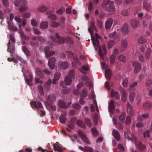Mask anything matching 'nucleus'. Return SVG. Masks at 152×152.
Listing matches in <instances>:
<instances>
[{
  "instance_id": "f257e3e1",
  "label": "nucleus",
  "mask_w": 152,
  "mask_h": 152,
  "mask_svg": "<svg viewBox=\"0 0 152 152\" xmlns=\"http://www.w3.org/2000/svg\"><path fill=\"white\" fill-rule=\"evenodd\" d=\"M114 3L113 1H110L109 0H104L102 4V7L103 8L107 11L114 12L115 8Z\"/></svg>"
},
{
  "instance_id": "f03ea898",
  "label": "nucleus",
  "mask_w": 152,
  "mask_h": 152,
  "mask_svg": "<svg viewBox=\"0 0 152 152\" xmlns=\"http://www.w3.org/2000/svg\"><path fill=\"white\" fill-rule=\"evenodd\" d=\"M132 140L134 142L136 148L141 151H143L145 149V146L142 143L138 140L135 135L132 134Z\"/></svg>"
},
{
  "instance_id": "7ed1b4c3",
  "label": "nucleus",
  "mask_w": 152,
  "mask_h": 152,
  "mask_svg": "<svg viewBox=\"0 0 152 152\" xmlns=\"http://www.w3.org/2000/svg\"><path fill=\"white\" fill-rule=\"evenodd\" d=\"M75 70L72 69L68 73V75L66 77L64 81L65 83L67 85H69L72 83V78L74 77L75 75Z\"/></svg>"
},
{
  "instance_id": "20e7f679",
  "label": "nucleus",
  "mask_w": 152,
  "mask_h": 152,
  "mask_svg": "<svg viewBox=\"0 0 152 152\" xmlns=\"http://www.w3.org/2000/svg\"><path fill=\"white\" fill-rule=\"evenodd\" d=\"M102 66L104 69H105V74L106 78L108 80L110 79L112 75L111 70L110 69H107V65L104 62L102 63Z\"/></svg>"
},
{
  "instance_id": "39448f33",
  "label": "nucleus",
  "mask_w": 152,
  "mask_h": 152,
  "mask_svg": "<svg viewBox=\"0 0 152 152\" xmlns=\"http://www.w3.org/2000/svg\"><path fill=\"white\" fill-rule=\"evenodd\" d=\"M55 36L56 39L53 36L51 37L50 38L53 41L55 42H58L59 44H63L64 43V37L61 38L58 33L56 34Z\"/></svg>"
},
{
  "instance_id": "423d86ee",
  "label": "nucleus",
  "mask_w": 152,
  "mask_h": 152,
  "mask_svg": "<svg viewBox=\"0 0 152 152\" xmlns=\"http://www.w3.org/2000/svg\"><path fill=\"white\" fill-rule=\"evenodd\" d=\"M132 65L133 66L134 69V72L136 74L138 73L141 69V64L138 61H134L133 62Z\"/></svg>"
},
{
  "instance_id": "0eeeda50",
  "label": "nucleus",
  "mask_w": 152,
  "mask_h": 152,
  "mask_svg": "<svg viewBox=\"0 0 152 152\" xmlns=\"http://www.w3.org/2000/svg\"><path fill=\"white\" fill-rule=\"evenodd\" d=\"M78 133L79 135L80 136L81 139L84 142L87 144L89 145L90 144V142L89 139L87 137L86 135L82 131L80 130H78Z\"/></svg>"
},
{
  "instance_id": "6e6552de",
  "label": "nucleus",
  "mask_w": 152,
  "mask_h": 152,
  "mask_svg": "<svg viewBox=\"0 0 152 152\" xmlns=\"http://www.w3.org/2000/svg\"><path fill=\"white\" fill-rule=\"evenodd\" d=\"M108 37L111 39H114L116 42H118L121 39L120 36L117 34L115 31L109 34L108 35Z\"/></svg>"
},
{
  "instance_id": "1a4fd4ad",
  "label": "nucleus",
  "mask_w": 152,
  "mask_h": 152,
  "mask_svg": "<svg viewBox=\"0 0 152 152\" xmlns=\"http://www.w3.org/2000/svg\"><path fill=\"white\" fill-rule=\"evenodd\" d=\"M15 44H11L10 41H9L7 44V51L11 54H14L15 52Z\"/></svg>"
},
{
  "instance_id": "9d476101",
  "label": "nucleus",
  "mask_w": 152,
  "mask_h": 152,
  "mask_svg": "<svg viewBox=\"0 0 152 152\" xmlns=\"http://www.w3.org/2000/svg\"><path fill=\"white\" fill-rule=\"evenodd\" d=\"M30 104L32 107H34L38 109L42 108V103L38 101H31L30 102Z\"/></svg>"
},
{
  "instance_id": "9b49d317",
  "label": "nucleus",
  "mask_w": 152,
  "mask_h": 152,
  "mask_svg": "<svg viewBox=\"0 0 152 152\" xmlns=\"http://www.w3.org/2000/svg\"><path fill=\"white\" fill-rule=\"evenodd\" d=\"M44 50L45 54L47 58H49L55 53V52L54 51H50V48L48 47H45L44 49Z\"/></svg>"
},
{
  "instance_id": "f8f14e48",
  "label": "nucleus",
  "mask_w": 152,
  "mask_h": 152,
  "mask_svg": "<svg viewBox=\"0 0 152 152\" xmlns=\"http://www.w3.org/2000/svg\"><path fill=\"white\" fill-rule=\"evenodd\" d=\"M96 38L92 37L91 40L93 42V44L94 46H98L99 45V43L98 39L100 38V37L96 33L95 34Z\"/></svg>"
},
{
  "instance_id": "ddd939ff",
  "label": "nucleus",
  "mask_w": 152,
  "mask_h": 152,
  "mask_svg": "<svg viewBox=\"0 0 152 152\" xmlns=\"http://www.w3.org/2000/svg\"><path fill=\"white\" fill-rule=\"evenodd\" d=\"M56 58L54 57L51 58L49 59L48 62V65L50 69L53 70L55 67Z\"/></svg>"
},
{
  "instance_id": "4468645a",
  "label": "nucleus",
  "mask_w": 152,
  "mask_h": 152,
  "mask_svg": "<svg viewBox=\"0 0 152 152\" xmlns=\"http://www.w3.org/2000/svg\"><path fill=\"white\" fill-rule=\"evenodd\" d=\"M71 104L70 102L69 103L68 105H66L65 102L62 100H60L58 102V107L61 108L66 109Z\"/></svg>"
},
{
  "instance_id": "2eb2a0df",
  "label": "nucleus",
  "mask_w": 152,
  "mask_h": 152,
  "mask_svg": "<svg viewBox=\"0 0 152 152\" xmlns=\"http://www.w3.org/2000/svg\"><path fill=\"white\" fill-rule=\"evenodd\" d=\"M113 23L112 18H109L107 20L105 23V28L106 29L108 30L110 29Z\"/></svg>"
},
{
  "instance_id": "dca6fc26",
  "label": "nucleus",
  "mask_w": 152,
  "mask_h": 152,
  "mask_svg": "<svg viewBox=\"0 0 152 152\" xmlns=\"http://www.w3.org/2000/svg\"><path fill=\"white\" fill-rule=\"evenodd\" d=\"M56 97L53 94L49 95L47 97V102L48 104L51 105L52 104L53 102L55 101Z\"/></svg>"
},
{
  "instance_id": "f3484780",
  "label": "nucleus",
  "mask_w": 152,
  "mask_h": 152,
  "mask_svg": "<svg viewBox=\"0 0 152 152\" xmlns=\"http://www.w3.org/2000/svg\"><path fill=\"white\" fill-rule=\"evenodd\" d=\"M74 61L72 62V64L73 67L76 68H77L79 65L81 64V63L80 62L79 59L77 57H75L73 58Z\"/></svg>"
},
{
  "instance_id": "a211bd4d",
  "label": "nucleus",
  "mask_w": 152,
  "mask_h": 152,
  "mask_svg": "<svg viewBox=\"0 0 152 152\" xmlns=\"http://www.w3.org/2000/svg\"><path fill=\"white\" fill-rule=\"evenodd\" d=\"M99 54L101 57H102L104 55L106 54V49L105 46H103L102 48L99 47Z\"/></svg>"
},
{
  "instance_id": "6ab92c4d",
  "label": "nucleus",
  "mask_w": 152,
  "mask_h": 152,
  "mask_svg": "<svg viewBox=\"0 0 152 152\" xmlns=\"http://www.w3.org/2000/svg\"><path fill=\"white\" fill-rule=\"evenodd\" d=\"M121 43L123 48L121 50V51H124L126 49L127 47V41L126 39H122L121 40Z\"/></svg>"
},
{
  "instance_id": "aec40b11",
  "label": "nucleus",
  "mask_w": 152,
  "mask_h": 152,
  "mask_svg": "<svg viewBox=\"0 0 152 152\" xmlns=\"http://www.w3.org/2000/svg\"><path fill=\"white\" fill-rule=\"evenodd\" d=\"M122 31L124 35H126L128 33V25L125 23L123 26L122 28Z\"/></svg>"
},
{
  "instance_id": "412c9836",
  "label": "nucleus",
  "mask_w": 152,
  "mask_h": 152,
  "mask_svg": "<svg viewBox=\"0 0 152 152\" xmlns=\"http://www.w3.org/2000/svg\"><path fill=\"white\" fill-rule=\"evenodd\" d=\"M7 23L8 26V28L10 30L16 31L17 30V28L14 26L13 23H10L9 21H7Z\"/></svg>"
},
{
  "instance_id": "4be33fe9",
  "label": "nucleus",
  "mask_w": 152,
  "mask_h": 152,
  "mask_svg": "<svg viewBox=\"0 0 152 152\" xmlns=\"http://www.w3.org/2000/svg\"><path fill=\"white\" fill-rule=\"evenodd\" d=\"M112 134L115 139L119 141L120 139V135L118 131L116 130H113L112 132Z\"/></svg>"
},
{
  "instance_id": "5701e85b",
  "label": "nucleus",
  "mask_w": 152,
  "mask_h": 152,
  "mask_svg": "<svg viewBox=\"0 0 152 152\" xmlns=\"http://www.w3.org/2000/svg\"><path fill=\"white\" fill-rule=\"evenodd\" d=\"M143 7L147 11H149L151 9V4L148 3V0H144L143 3Z\"/></svg>"
},
{
  "instance_id": "b1692460",
  "label": "nucleus",
  "mask_w": 152,
  "mask_h": 152,
  "mask_svg": "<svg viewBox=\"0 0 152 152\" xmlns=\"http://www.w3.org/2000/svg\"><path fill=\"white\" fill-rule=\"evenodd\" d=\"M120 91L122 94V101L125 102L126 97V93L125 90L122 88H121Z\"/></svg>"
},
{
  "instance_id": "393cba45",
  "label": "nucleus",
  "mask_w": 152,
  "mask_h": 152,
  "mask_svg": "<svg viewBox=\"0 0 152 152\" xmlns=\"http://www.w3.org/2000/svg\"><path fill=\"white\" fill-rule=\"evenodd\" d=\"M130 23L131 26L134 28H136L139 25L138 21L137 20L132 19L130 22Z\"/></svg>"
},
{
  "instance_id": "a878e982",
  "label": "nucleus",
  "mask_w": 152,
  "mask_h": 152,
  "mask_svg": "<svg viewBox=\"0 0 152 152\" xmlns=\"http://www.w3.org/2000/svg\"><path fill=\"white\" fill-rule=\"evenodd\" d=\"M127 111L128 113L130 115H132L134 113V111L132 107L130 105L129 102L127 103Z\"/></svg>"
},
{
  "instance_id": "bb28decb",
  "label": "nucleus",
  "mask_w": 152,
  "mask_h": 152,
  "mask_svg": "<svg viewBox=\"0 0 152 152\" xmlns=\"http://www.w3.org/2000/svg\"><path fill=\"white\" fill-rule=\"evenodd\" d=\"M58 142H56V144L53 145V148L55 151L59 152H62L63 150L58 145Z\"/></svg>"
},
{
  "instance_id": "cd10ccee",
  "label": "nucleus",
  "mask_w": 152,
  "mask_h": 152,
  "mask_svg": "<svg viewBox=\"0 0 152 152\" xmlns=\"http://www.w3.org/2000/svg\"><path fill=\"white\" fill-rule=\"evenodd\" d=\"M33 79V76L32 75L30 74L29 75V78H26V81L27 83L29 85L31 86L32 85V81Z\"/></svg>"
},
{
  "instance_id": "c85d7f7f",
  "label": "nucleus",
  "mask_w": 152,
  "mask_h": 152,
  "mask_svg": "<svg viewBox=\"0 0 152 152\" xmlns=\"http://www.w3.org/2000/svg\"><path fill=\"white\" fill-rule=\"evenodd\" d=\"M36 73L41 78H43L45 77L43 73V72L39 68H37L36 69Z\"/></svg>"
},
{
  "instance_id": "c756f323",
  "label": "nucleus",
  "mask_w": 152,
  "mask_h": 152,
  "mask_svg": "<svg viewBox=\"0 0 152 152\" xmlns=\"http://www.w3.org/2000/svg\"><path fill=\"white\" fill-rule=\"evenodd\" d=\"M111 95L112 97H115L116 99H120V95L118 92L112 91L111 92Z\"/></svg>"
},
{
  "instance_id": "7c9ffc66",
  "label": "nucleus",
  "mask_w": 152,
  "mask_h": 152,
  "mask_svg": "<svg viewBox=\"0 0 152 152\" xmlns=\"http://www.w3.org/2000/svg\"><path fill=\"white\" fill-rule=\"evenodd\" d=\"M152 104L150 102H146L143 105L144 109L146 110H149L151 107Z\"/></svg>"
},
{
  "instance_id": "2f4dec72",
  "label": "nucleus",
  "mask_w": 152,
  "mask_h": 152,
  "mask_svg": "<svg viewBox=\"0 0 152 152\" xmlns=\"http://www.w3.org/2000/svg\"><path fill=\"white\" fill-rule=\"evenodd\" d=\"M114 104V102L111 101L109 104V111L110 113H112L113 110L115 108Z\"/></svg>"
},
{
  "instance_id": "473e14b6",
  "label": "nucleus",
  "mask_w": 152,
  "mask_h": 152,
  "mask_svg": "<svg viewBox=\"0 0 152 152\" xmlns=\"http://www.w3.org/2000/svg\"><path fill=\"white\" fill-rule=\"evenodd\" d=\"M66 114L65 113H64L61 114L59 118L60 121L62 123H64L66 121Z\"/></svg>"
},
{
  "instance_id": "72a5a7b5",
  "label": "nucleus",
  "mask_w": 152,
  "mask_h": 152,
  "mask_svg": "<svg viewBox=\"0 0 152 152\" xmlns=\"http://www.w3.org/2000/svg\"><path fill=\"white\" fill-rule=\"evenodd\" d=\"M22 49L23 52L27 56H30V52L26 47L23 46L22 47Z\"/></svg>"
},
{
  "instance_id": "f704fd0d",
  "label": "nucleus",
  "mask_w": 152,
  "mask_h": 152,
  "mask_svg": "<svg viewBox=\"0 0 152 152\" xmlns=\"http://www.w3.org/2000/svg\"><path fill=\"white\" fill-rule=\"evenodd\" d=\"M91 27H90L88 28V31L90 33L91 35L92 33V31L94 29L96 31V29L95 26V24L93 22H91Z\"/></svg>"
},
{
  "instance_id": "c9c22d12",
  "label": "nucleus",
  "mask_w": 152,
  "mask_h": 152,
  "mask_svg": "<svg viewBox=\"0 0 152 152\" xmlns=\"http://www.w3.org/2000/svg\"><path fill=\"white\" fill-rule=\"evenodd\" d=\"M48 21H44L42 22L40 25V27L42 29H46L48 28Z\"/></svg>"
},
{
  "instance_id": "e433bc0d",
  "label": "nucleus",
  "mask_w": 152,
  "mask_h": 152,
  "mask_svg": "<svg viewBox=\"0 0 152 152\" xmlns=\"http://www.w3.org/2000/svg\"><path fill=\"white\" fill-rule=\"evenodd\" d=\"M92 134L94 137H96L99 135L98 130L95 128H93L91 129Z\"/></svg>"
},
{
  "instance_id": "4c0bfd02",
  "label": "nucleus",
  "mask_w": 152,
  "mask_h": 152,
  "mask_svg": "<svg viewBox=\"0 0 152 152\" xmlns=\"http://www.w3.org/2000/svg\"><path fill=\"white\" fill-rule=\"evenodd\" d=\"M60 65L61 68L65 69L68 68V64L66 61H63L61 63Z\"/></svg>"
},
{
  "instance_id": "58836bf2",
  "label": "nucleus",
  "mask_w": 152,
  "mask_h": 152,
  "mask_svg": "<svg viewBox=\"0 0 152 152\" xmlns=\"http://www.w3.org/2000/svg\"><path fill=\"white\" fill-rule=\"evenodd\" d=\"M64 41H66L67 43L70 44H72L73 43V41L72 38L69 37H64Z\"/></svg>"
},
{
  "instance_id": "ea45409f",
  "label": "nucleus",
  "mask_w": 152,
  "mask_h": 152,
  "mask_svg": "<svg viewBox=\"0 0 152 152\" xmlns=\"http://www.w3.org/2000/svg\"><path fill=\"white\" fill-rule=\"evenodd\" d=\"M76 124L79 126L84 128L86 127V125L84 122L80 120H78L76 121Z\"/></svg>"
},
{
  "instance_id": "a19ab883",
  "label": "nucleus",
  "mask_w": 152,
  "mask_h": 152,
  "mask_svg": "<svg viewBox=\"0 0 152 152\" xmlns=\"http://www.w3.org/2000/svg\"><path fill=\"white\" fill-rule=\"evenodd\" d=\"M72 107L77 110H79L81 108V106L77 102L74 103L72 104Z\"/></svg>"
},
{
  "instance_id": "79ce46f5",
  "label": "nucleus",
  "mask_w": 152,
  "mask_h": 152,
  "mask_svg": "<svg viewBox=\"0 0 152 152\" xmlns=\"http://www.w3.org/2000/svg\"><path fill=\"white\" fill-rule=\"evenodd\" d=\"M30 45L33 48H35L39 45V43L37 42L31 41L30 43Z\"/></svg>"
},
{
  "instance_id": "37998d69",
  "label": "nucleus",
  "mask_w": 152,
  "mask_h": 152,
  "mask_svg": "<svg viewBox=\"0 0 152 152\" xmlns=\"http://www.w3.org/2000/svg\"><path fill=\"white\" fill-rule=\"evenodd\" d=\"M88 67L86 66H83L82 67V69H80V71L82 73L85 74L86 73V72L88 70Z\"/></svg>"
},
{
  "instance_id": "c03bdc74",
  "label": "nucleus",
  "mask_w": 152,
  "mask_h": 152,
  "mask_svg": "<svg viewBox=\"0 0 152 152\" xmlns=\"http://www.w3.org/2000/svg\"><path fill=\"white\" fill-rule=\"evenodd\" d=\"M135 96V94L134 92H133L130 94L129 98V100L131 102H134Z\"/></svg>"
},
{
  "instance_id": "a18cd8bd",
  "label": "nucleus",
  "mask_w": 152,
  "mask_h": 152,
  "mask_svg": "<svg viewBox=\"0 0 152 152\" xmlns=\"http://www.w3.org/2000/svg\"><path fill=\"white\" fill-rule=\"evenodd\" d=\"M125 116L126 115L124 113H123L119 116V119L122 122L124 123V122Z\"/></svg>"
},
{
  "instance_id": "49530a36",
  "label": "nucleus",
  "mask_w": 152,
  "mask_h": 152,
  "mask_svg": "<svg viewBox=\"0 0 152 152\" xmlns=\"http://www.w3.org/2000/svg\"><path fill=\"white\" fill-rule=\"evenodd\" d=\"M85 123L89 127H91L92 124L91 121L90 119L86 118L84 119Z\"/></svg>"
},
{
  "instance_id": "de8ad7c7",
  "label": "nucleus",
  "mask_w": 152,
  "mask_h": 152,
  "mask_svg": "<svg viewBox=\"0 0 152 152\" xmlns=\"http://www.w3.org/2000/svg\"><path fill=\"white\" fill-rule=\"evenodd\" d=\"M146 39L142 37H141L138 40V42L140 44H142L146 43Z\"/></svg>"
},
{
  "instance_id": "09e8293b",
  "label": "nucleus",
  "mask_w": 152,
  "mask_h": 152,
  "mask_svg": "<svg viewBox=\"0 0 152 152\" xmlns=\"http://www.w3.org/2000/svg\"><path fill=\"white\" fill-rule=\"evenodd\" d=\"M47 9V8L44 5L39 7L38 9V10L39 11L42 12L46 11Z\"/></svg>"
},
{
  "instance_id": "8fccbe9b",
  "label": "nucleus",
  "mask_w": 152,
  "mask_h": 152,
  "mask_svg": "<svg viewBox=\"0 0 152 152\" xmlns=\"http://www.w3.org/2000/svg\"><path fill=\"white\" fill-rule=\"evenodd\" d=\"M28 8L27 7L26 5L21 6L19 9V11L20 12H22L26 11Z\"/></svg>"
},
{
  "instance_id": "3c124183",
  "label": "nucleus",
  "mask_w": 152,
  "mask_h": 152,
  "mask_svg": "<svg viewBox=\"0 0 152 152\" xmlns=\"http://www.w3.org/2000/svg\"><path fill=\"white\" fill-rule=\"evenodd\" d=\"M10 39L9 41H10L11 44H15V40L14 38V37L12 34H10L9 35Z\"/></svg>"
},
{
  "instance_id": "603ef678",
  "label": "nucleus",
  "mask_w": 152,
  "mask_h": 152,
  "mask_svg": "<svg viewBox=\"0 0 152 152\" xmlns=\"http://www.w3.org/2000/svg\"><path fill=\"white\" fill-rule=\"evenodd\" d=\"M65 10V8L64 7H61L59 10H57L56 12L57 13L60 15H62L64 12Z\"/></svg>"
},
{
  "instance_id": "864d4df0",
  "label": "nucleus",
  "mask_w": 152,
  "mask_h": 152,
  "mask_svg": "<svg viewBox=\"0 0 152 152\" xmlns=\"http://www.w3.org/2000/svg\"><path fill=\"white\" fill-rule=\"evenodd\" d=\"M59 25V24L58 23L54 21H51L50 25L51 27L54 28L57 27Z\"/></svg>"
},
{
  "instance_id": "5fc2aeb1",
  "label": "nucleus",
  "mask_w": 152,
  "mask_h": 152,
  "mask_svg": "<svg viewBox=\"0 0 152 152\" xmlns=\"http://www.w3.org/2000/svg\"><path fill=\"white\" fill-rule=\"evenodd\" d=\"M118 59L121 61L125 62L126 61L125 57L123 55L119 56L118 58Z\"/></svg>"
},
{
  "instance_id": "6e6d98bb",
  "label": "nucleus",
  "mask_w": 152,
  "mask_h": 152,
  "mask_svg": "<svg viewBox=\"0 0 152 152\" xmlns=\"http://www.w3.org/2000/svg\"><path fill=\"white\" fill-rule=\"evenodd\" d=\"M38 89L41 95L43 96L44 94V92L42 85L39 86H38Z\"/></svg>"
},
{
  "instance_id": "4d7b16f0",
  "label": "nucleus",
  "mask_w": 152,
  "mask_h": 152,
  "mask_svg": "<svg viewBox=\"0 0 152 152\" xmlns=\"http://www.w3.org/2000/svg\"><path fill=\"white\" fill-rule=\"evenodd\" d=\"M94 7L93 3L92 2H90L89 3V5L88 7V10L89 12H91V10H93Z\"/></svg>"
},
{
  "instance_id": "13d9d810",
  "label": "nucleus",
  "mask_w": 152,
  "mask_h": 152,
  "mask_svg": "<svg viewBox=\"0 0 152 152\" xmlns=\"http://www.w3.org/2000/svg\"><path fill=\"white\" fill-rule=\"evenodd\" d=\"M87 94V90L86 89L84 88L81 94V96L85 97L86 96Z\"/></svg>"
},
{
  "instance_id": "bf43d9fd",
  "label": "nucleus",
  "mask_w": 152,
  "mask_h": 152,
  "mask_svg": "<svg viewBox=\"0 0 152 152\" xmlns=\"http://www.w3.org/2000/svg\"><path fill=\"white\" fill-rule=\"evenodd\" d=\"M114 44V42L113 41L110 40L109 41L108 43V46L109 48H111L112 47Z\"/></svg>"
},
{
  "instance_id": "052dcab7",
  "label": "nucleus",
  "mask_w": 152,
  "mask_h": 152,
  "mask_svg": "<svg viewBox=\"0 0 152 152\" xmlns=\"http://www.w3.org/2000/svg\"><path fill=\"white\" fill-rule=\"evenodd\" d=\"M131 119L130 117L129 116H127L126 118V124L129 125L131 124Z\"/></svg>"
},
{
  "instance_id": "680f3d73",
  "label": "nucleus",
  "mask_w": 152,
  "mask_h": 152,
  "mask_svg": "<svg viewBox=\"0 0 152 152\" xmlns=\"http://www.w3.org/2000/svg\"><path fill=\"white\" fill-rule=\"evenodd\" d=\"M122 15L124 16H127L129 15V12L127 10H124L121 12Z\"/></svg>"
},
{
  "instance_id": "e2e57ef3",
  "label": "nucleus",
  "mask_w": 152,
  "mask_h": 152,
  "mask_svg": "<svg viewBox=\"0 0 152 152\" xmlns=\"http://www.w3.org/2000/svg\"><path fill=\"white\" fill-rule=\"evenodd\" d=\"M30 16V14L29 12H27L23 13L22 14V17L25 18H29Z\"/></svg>"
},
{
  "instance_id": "0e129e2a",
  "label": "nucleus",
  "mask_w": 152,
  "mask_h": 152,
  "mask_svg": "<svg viewBox=\"0 0 152 152\" xmlns=\"http://www.w3.org/2000/svg\"><path fill=\"white\" fill-rule=\"evenodd\" d=\"M97 25L99 28H101L103 26V23L102 21L101 20H97Z\"/></svg>"
},
{
  "instance_id": "69168bd1",
  "label": "nucleus",
  "mask_w": 152,
  "mask_h": 152,
  "mask_svg": "<svg viewBox=\"0 0 152 152\" xmlns=\"http://www.w3.org/2000/svg\"><path fill=\"white\" fill-rule=\"evenodd\" d=\"M31 24L34 26H37L38 25V23L36 20L34 19H32L31 21Z\"/></svg>"
},
{
  "instance_id": "338daca9",
  "label": "nucleus",
  "mask_w": 152,
  "mask_h": 152,
  "mask_svg": "<svg viewBox=\"0 0 152 152\" xmlns=\"http://www.w3.org/2000/svg\"><path fill=\"white\" fill-rule=\"evenodd\" d=\"M61 74L57 72L54 75V78L57 80H58L60 78Z\"/></svg>"
},
{
  "instance_id": "774afa93",
  "label": "nucleus",
  "mask_w": 152,
  "mask_h": 152,
  "mask_svg": "<svg viewBox=\"0 0 152 152\" xmlns=\"http://www.w3.org/2000/svg\"><path fill=\"white\" fill-rule=\"evenodd\" d=\"M148 95L149 96L152 97V86H150L148 88Z\"/></svg>"
}]
</instances>
